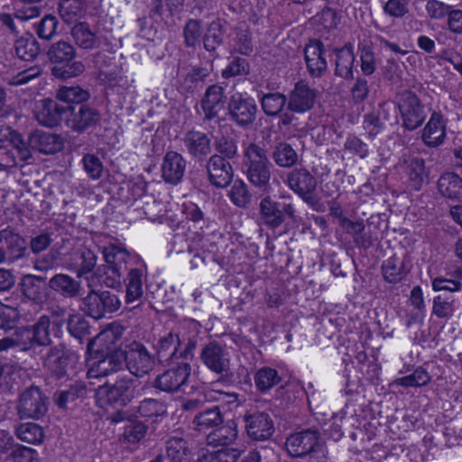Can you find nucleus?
Instances as JSON below:
<instances>
[{
    "instance_id": "obj_1",
    "label": "nucleus",
    "mask_w": 462,
    "mask_h": 462,
    "mask_svg": "<svg viewBox=\"0 0 462 462\" xmlns=\"http://www.w3.org/2000/svg\"><path fill=\"white\" fill-rule=\"evenodd\" d=\"M77 56L75 47L67 41L60 40L52 43L48 51L49 60L57 65L53 69V75L62 79L77 77L85 71L82 61H74Z\"/></svg>"
},
{
    "instance_id": "obj_2",
    "label": "nucleus",
    "mask_w": 462,
    "mask_h": 462,
    "mask_svg": "<svg viewBox=\"0 0 462 462\" xmlns=\"http://www.w3.org/2000/svg\"><path fill=\"white\" fill-rule=\"evenodd\" d=\"M244 166L249 181L263 189L269 187L272 163L266 151L257 143H250L244 150Z\"/></svg>"
},
{
    "instance_id": "obj_3",
    "label": "nucleus",
    "mask_w": 462,
    "mask_h": 462,
    "mask_svg": "<svg viewBox=\"0 0 462 462\" xmlns=\"http://www.w3.org/2000/svg\"><path fill=\"white\" fill-rule=\"evenodd\" d=\"M102 252L106 263L104 282L107 287L116 288L126 271L130 254L124 246L115 244L105 246Z\"/></svg>"
},
{
    "instance_id": "obj_4",
    "label": "nucleus",
    "mask_w": 462,
    "mask_h": 462,
    "mask_svg": "<svg viewBox=\"0 0 462 462\" xmlns=\"http://www.w3.org/2000/svg\"><path fill=\"white\" fill-rule=\"evenodd\" d=\"M123 357L129 372L137 377L148 374L156 364L154 356L143 343L137 341L125 346Z\"/></svg>"
},
{
    "instance_id": "obj_5",
    "label": "nucleus",
    "mask_w": 462,
    "mask_h": 462,
    "mask_svg": "<svg viewBox=\"0 0 462 462\" xmlns=\"http://www.w3.org/2000/svg\"><path fill=\"white\" fill-rule=\"evenodd\" d=\"M88 282L90 291L83 299L82 310L95 319L104 318L107 313H113L119 310L121 301L117 295L109 291L97 292L91 288L89 278H86Z\"/></svg>"
},
{
    "instance_id": "obj_6",
    "label": "nucleus",
    "mask_w": 462,
    "mask_h": 462,
    "mask_svg": "<svg viewBox=\"0 0 462 462\" xmlns=\"http://www.w3.org/2000/svg\"><path fill=\"white\" fill-rule=\"evenodd\" d=\"M260 219L268 227H279L288 217L293 222L297 221L296 208L291 203H280L270 197L263 198L259 204Z\"/></svg>"
},
{
    "instance_id": "obj_7",
    "label": "nucleus",
    "mask_w": 462,
    "mask_h": 462,
    "mask_svg": "<svg viewBox=\"0 0 462 462\" xmlns=\"http://www.w3.org/2000/svg\"><path fill=\"white\" fill-rule=\"evenodd\" d=\"M133 386L134 380L130 376H118L114 383L98 386L96 397L100 406L114 402L125 405L133 397Z\"/></svg>"
},
{
    "instance_id": "obj_8",
    "label": "nucleus",
    "mask_w": 462,
    "mask_h": 462,
    "mask_svg": "<svg viewBox=\"0 0 462 462\" xmlns=\"http://www.w3.org/2000/svg\"><path fill=\"white\" fill-rule=\"evenodd\" d=\"M398 107L402 117V125L408 131H413L420 127L427 117L420 100L411 91H404L401 94Z\"/></svg>"
},
{
    "instance_id": "obj_9",
    "label": "nucleus",
    "mask_w": 462,
    "mask_h": 462,
    "mask_svg": "<svg viewBox=\"0 0 462 462\" xmlns=\"http://www.w3.org/2000/svg\"><path fill=\"white\" fill-rule=\"evenodd\" d=\"M320 434L314 429H306L290 434L285 442L288 454L292 457H304L317 451Z\"/></svg>"
},
{
    "instance_id": "obj_10",
    "label": "nucleus",
    "mask_w": 462,
    "mask_h": 462,
    "mask_svg": "<svg viewBox=\"0 0 462 462\" xmlns=\"http://www.w3.org/2000/svg\"><path fill=\"white\" fill-rule=\"evenodd\" d=\"M287 184L291 189L297 193L308 205L318 210V198L315 195L317 180L305 169L291 171L287 177Z\"/></svg>"
},
{
    "instance_id": "obj_11",
    "label": "nucleus",
    "mask_w": 462,
    "mask_h": 462,
    "mask_svg": "<svg viewBox=\"0 0 462 462\" xmlns=\"http://www.w3.org/2000/svg\"><path fill=\"white\" fill-rule=\"evenodd\" d=\"M17 409L21 419L38 420L47 412V398L38 387H30L21 394Z\"/></svg>"
},
{
    "instance_id": "obj_12",
    "label": "nucleus",
    "mask_w": 462,
    "mask_h": 462,
    "mask_svg": "<svg viewBox=\"0 0 462 462\" xmlns=\"http://www.w3.org/2000/svg\"><path fill=\"white\" fill-rule=\"evenodd\" d=\"M202 363L217 374H226L230 370V355L221 344L212 341L201 350Z\"/></svg>"
},
{
    "instance_id": "obj_13",
    "label": "nucleus",
    "mask_w": 462,
    "mask_h": 462,
    "mask_svg": "<svg viewBox=\"0 0 462 462\" xmlns=\"http://www.w3.org/2000/svg\"><path fill=\"white\" fill-rule=\"evenodd\" d=\"M231 118L239 125H251L256 116L257 106L254 98L234 94L228 103Z\"/></svg>"
},
{
    "instance_id": "obj_14",
    "label": "nucleus",
    "mask_w": 462,
    "mask_h": 462,
    "mask_svg": "<svg viewBox=\"0 0 462 462\" xmlns=\"http://www.w3.org/2000/svg\"><path fill=\"white\" fill-rule=\"evenodd\" d=\"M100 119L99 113L92 107L81 105L77 107L66 106L65 125L76 132H82L95 125Z\"/></svg>"
},
{
    "instance_id": "obj_15",
    "label": "nucleus",
    "mask_w": 462,
    "mask_h": 462,
    "mask_svg": "<svg viewBox=\"0 0 462 462\" xmlns=\"http://www.w3.org/2000/svg\"><path fill=\"white\" fill-rule=\"evenodd\" d=\"M421 141L430 148L442 145L447 137V119L440 112L433 111L421 131Z\"/></svg>"
},
{
    "instance_id": "obj_16",
    "label": "nucleus",
    "mask_w": 462,
    "mask_h": 462,
    "mask_svg": "<svg viewBox=\"0 0 462 462\" xmlns=\"http://www.w3.org/2000/svg\"><path fill=\"white\" fill-rule=\"evenodd\" d=\"M33 112L34 117L40 125L54 127L62 119L65 120L66 106L59 105L52 99L44 98L35 103Z\"/></svg>"
},
{
    "instance_id": "obj_17",
    "label": "nucleus",
    "mask_w": 462,
    "mask_h": 462,
    "mask_svg": "<svg viewBox=\"0 0 462 462\" xmlns=\"http://www.w3.org/2000/svg\"><path fill=\"white\" fill-rule=\"evenodd\" d=\"M191 372V366L182 363L158 375L154 386L163 392H175L187 383Z\"/></svg>"
},
{
    "instance_id": "obj_18",
    "label": "nucleus",
    "mask_w": 462,
    "mask_h": 462,
    "mask_svg": "<svg viewBox=\"0 0 462 462\" xmlns=\"http://www.w3.org/2000/svg\"><path fill=\"white\" fill-rule=\"evenodd\" d=\"M245 430L248 436L254 440H265L274 432L273 421L270 415L256 411L245 416Z\"/></svg>"
},
{
    "instance_id": "obj_19",
    "label": "nucleus",
    "mask_w": 462,
    "mask_h": 462,
    "mask_svg": "<svg viewBox=\"0 0 462 462\" xmlns=\"http://www.w3.org/2000/svg\"><path fill=\"white\" fill-rule=\"evenodd\" d=\"M124 330V327L118 323L110 324L97 337L89 340L88 352L94 350L96 346L98 347L96 351L102 354L116 352L117 343L121 339Z\"/></svg>"
},
{
    "instance_id": "obj_20",
    "label": "nucleus",
    "mask_w": 462,
    "mask_h": 462,
    "mask_svg": "<svg viewBox=\"0 0 462 462\" xmlns=\"http://www.w3.org/2000/svg\"><path fill=\"white\" fill-rule=\"evenodd\" d=\"M316 97V90L305 82L300 81L295 84L289 97H287L288 108L291 112L305 113L314 106Z\"/></svg>"
},
{
    "instance_id": "obj_21",
    "label": "nucleus",
    "mask_w": 462,
    "mask_h": 462,
    "mask_svg": "<svg viewBox=\"0 0 462 462\" xmlns=\"http://www.w3.org/2000/svg\"><path fill=\"white\" fill-rule=\"evenodd\" d=\"M207 171L210 183L217 188H225L232 180V166L221 155L214 154L209 158Z\"/></svg>"
},
{
    "instance_id": "obj_22",
    "label": "nucleus",
    "mask_w": 462,
    "mask_h": 462,
    "mask_svg": "<svg viewBox=\"0 0 462 462\" xmlns=\"http://www.w3.org/2000/svg\"><path fill=\"white\" fill-rule=\"evenodd\" d=\"M186 171V161L183 156L173 151H169L163 157L162 164V177L165 182L178 184Z\"/></svg>"
},
{
    "instance_id": "obj_23",
    "label": "nucleus",
    "mask_w": 462,
    "mask_h": 462,
    "mask_svg": "<svg viewBox=\"0 0 462 462\" xmlns=\"http://www.w3.org/2000/svg\"><path fill=\"white\" fill-rule=\"evenodd\" d=\"M123 367L124 357L122 352L106 353L105 357L90 365L88 376V378L107 376L122 370Z\"/></svg>"
},
{
    "instance_id": "obj_24",
    "label": "nucleus",
    "mask_w": 462,
    "mask_h": 462,
    "mask_svg": "<svg viewBox=\"0 0 462 462\" xmlns=\"http://www.w3.org/2000/svg\"><path fill=\"white\" fill-rule=\"evenodd\" d=\"M324 51L323 43L319 41H311L305 47V61L312 77H320L327 69L328 64Z\"/></svg>"
},
{
    "instance_id": "obj_25",
    "label": "nucleus",
    "mask_w": 462,
    "mask_h": 462,
    "mask_svg": "<svg viewBox=\"0 0 462 462\" xmlns=\"http://www.w3.org/2000/svg\"><path fill=\"white\" fill-rule=\"evenodd\" d=\"M225 103L224 88L218 85L208 87L201 100V108L205 118L213 119L217 117L224 109Z\"/></svg>"
},
{
    "instance_id": "obj_26",
    "label": "nucleus",
    "mask_w": 462,
    "mask_h": 462,
    "mask_svg": "<svg viewBox=\"0 0 462 462\" xmlns=\"http://www.w3.org/2000/svg\"><path fill=\"white\" fill-rule=\"evenodd\" d=\"M183 144L187 152L198 160H202L211 152L209 137L199 131H189L183 137Z\"/></svg>"
},
{
    "instance_id": "obj_27",
    "label": "nucleus",
    "mask_w": 462,
    "mask_h": 462,
    "mask_svg": "<svg viewBox=\"0 0 462 462\" xmlns=\"http://www.w3.org/2000/svg\"><path fill=\"white\" fill-rule=\"evenodd\" d=\"M43 364L53 376L60 379L67 374L69 356L62 346H54L48 352Z\"/></svg>"
},
{
    "instance_id": "obj_28",
    "label": "nucleus",
    "mask_w": 462,
    "mask_h": 462,
    "mask_svg": "<svg viewBox=\"0 0 462 462\" xmlns=\"http://www.w3.org/2000/svg\"><path fill=\"white\" fill-rule=\"evenodd\" d=\"M32 147L45 154H53L63 148L62 139L48 132H35L30 138Z\"/></svg>"
},
{
    "instance_id": "obj_29",
    "label": "nucleus",
    "mask_w": 462,
    "mask_h": 462,
    "mask_svg": "<svg viewBox=\"0 0 462 462\" xmlns=\"http://www.w3.org/2000/svg\"><path fill=\"white\" fill-rule=\"evenodd\" d=\"M335 74L345 79H353L355 54L351 45L335 49Z\"/></svg>"
},
{
    "instance_id": "obj_30",
    "label": "nucleus",
    "mask_w": 462,
    "mask_h": 462,
    "mask_svg": "<svg viewBox=\"0 0 462 462\" xmlns=\"http://www.w3.org/2000/svg\"><path fill=\"white\" fill-rule=\"evenodd\" d=\"M439 193L449 199H462V178L455 172H446L438 180Z\"/></svg>"
},
{
    "instance_id": "obj_31",
    "label": "nucleus",
    "mask_w": 462,
    "mask_h": 462,
    "mask_svg": "<svg viewBox=\"0 0 462 462\" xmlns=\"http://www.w3.org/2000/svg\"><path fill=\"white\" fill-rule=\"evenodd\" d=\"M33 335L29 328H23L16 330L10 337L0 339V351H6L10 348H19L22 351L30 349L33 345Z\"/></svg>"
},
{
    "instance_id": "obj_32",
    "label": "nucleus",
    "mask_w": 462,
    "mask_h": 462,
    "mask_svg": "<svg viewBox=\"0 0 462 462\" xmlns=\"http://www.w3.org/2000/svg\"><path fill=\"white\" fill-rule=\"evenodd\" d=\"M70 32L75 44L80 49L92 50L100 44L99 39L86 23H76Z\"/></svg>"
},
{
    "instance_id": "obj_33",
    "label": "nucleus",
    "mask_w": 462,
    "mask_h": 462,
    "mask_svg": "<svg viewBox=\"0 0 462 462\" xmlns=\"http://www.w3.org/2000/svg\"><path fill=\"white\" fill-rule=\"evenodd\" d=\"M50 287L60 295L73 298L79 295L80 283L68 274L59 273L51 278Z\"/></svg>"
},
{
    "instance_id": "obj_34",
    "label": "nucleus",
    "mask_w": 462,
    "mask_h": 462,
    "mask_svg": "<svg viewBox=\"0 0 462 462\" xmlns=\"http://www.w3.org/2000/svg\"><path fill=\"white\" fill-rule=\"evenodd\" d=\"M236 424L233 420L217 427L208 435V442L214 446H227L235 442L237 438Z\"/></svg>"
},
{
    "instance_id": "obj_35",
    "label": "nucleus",
    "mask_w": 462,
    "mask_h": 462,
    "mask_svg": "<svg viewBox=\"0 0 462 462\" xmlns=\"http://www.w3.org/2000/svg\"><path fill=\"white\" fill-rule=\"evenodd\" d=\"M22 291L27 299L24 301L27 302L26 305L42 301L45 297L43 280L34 275H28L23 279Z\"/></svg>"
},
{
    "instance_id": "obj_36",
    "label": "nucleus",
    "mask_w": 462,
    "mask_h": 462,
    "mask_svg": "<svg viewBox=\"0 0 462 462\" xmlns=\"http://www.w3.org/2000/svg\"><path fill=\"white\" fill-rule=\"evenodd\" d=\"M225 24L226 22L219 18L209 23L203 38V44L206 51L213 52L222 44Z\"/></svg>"
},
{
    "instance_id": "obj_37",
    "label": "nucleus",
    "mask_w": 462,
    "mask_h": 462,
    "mask_svg": "<svg viewBox=\"0 0 462 462\" xmlns=\"http://www.w3.org/2000/svg\"><path fill=\"white\" fill-rule=\"evenodd\" d=\"M58 12L65 23H72L84 16L86 3L83 0H60Z\"/></svg>"
},
{
    "instance_id": "obj_38",
    "label": "nucleus",
    "mask_w": 462,
    "mask_h": 462,
    "mask_svg": "<svg viewBox=\"0 0 462 462\" xmlns=\"http://www.w3.org/2000/svg\"><path fill=\"white\" fill-rule=\"evenodd\" d=\"M222 422L223 417L217 406L198 413L193 419L195 429L201 432L217 428Z\"/></svg>"
},
{
    "instance_id": "obj_39",
    "label": "nucleus",
    "mask_w": 462,
    "mask_h": 462,
    "mask_svg": "<svg viewBox=\"0 0 462 462\" xmlns=\"http://www.w3.org/2000/svg\"><path fill=\"white\" fill-rule=\"evenodd\" d=\"M17 57L23 60H33L40 51V45L32 34L20 37L14 42Z\"/></svg>"
},
{
    "instance_id": "obj_40",
    "label": "nucleus",
    "mask_w": 462,
    "mask_h": 462,
    "mask_svg": "<svg viewBox=\"0 0 462 462\" xmlns=\"http://www.w3.org/2000/svg\"><path fill=\"white\" fill-rule=\"evenodd\" d=\"M288 98L280 92L263 94L260 98V104L263 113L268 116H277L288 104Z\"/></svg>"
},
{
    "instance_id": "obj_41",
    "label": "nucleus",
    "mask_w": 462,
    "mask_h": 462,
    "mask_svg": "<svg viewBox=\"0 0 462 462\" xmlns=\"http://www.w3.org/2000/svg\"><path fill=\"white\" fill-rule=\"evenodd\" d=\"M143 295V272L131 269L127 276L125 302L127 304L140 300Z\"/></svg>"
},
{
    "instance_id": "obj_42",
    "label": "nucleus",
    "mask_w": 462,
    "mask_h": 462,
    "mask_svg": "<svg viewBox=\"0 0 462 462\" xmlns=\"http://www.w3.org/2000/svg\"><path fill=\"white\" fill-rule=\"evenodd\" d=\"M180 344L179 336L172 332L161 337L155 344V348L162 361L171 359L176 355Z\"/></svg>"
},
{
    "instance_id": "obj_43",
    "label": "nucleus",
    "mask_w": 462,
    "mask_h": 462,
    "mask_svg": "<svg viewBox=\"0 0 462 462\" xmlns=\"http://www.w3.org/2000/svg\"><path fill=\"white\" fill-rule=\"evenodd\" d=\"M209 76V69L202 67H193L184 76L180 88L186 92L193 93L202 88L205 79Z\"/></svg>"
},
{
    "instance_id": "obj_44",
    "label": "nucleus",
    "mask_w": 462,
    "mask_h": 462,
    "mask_svg": "<svg viewBox=\"0 0 462 462\" xmlns=\"http://www.w3.org/2000/svg\"><path fill=\"white\" fill-rule=\"evenodd\" d=\"M3 239H5L7 245V260L8 263H14V261L21 259L24 256L26 252V245L24 239L18 234L13 233H3Z\"/></svg>"
},
{
    "instance_id": "obj_45",
    "label": "nucleus",
    "mask_w": 462,
    "mask_h": 462,
    "mask_svg": "<svg viewBox=\"0 0 462 462\" xmlns=\"http://www.w3.org/2000/svg\"><path fill=\"white\" fill-rule=\"evenodd\" d=\"M231 46L237 52L247 55L253 51L251 37L245 24L236 26L230 35Z\"/></svg>"
},
{
    "instance_id": "obj_46",
    "label": "nucleus",
    "mask_w": 462,
    "mask_h": 462,
    "mask_svg": "<svg viewBox=\"0 0 462 462\" xmlns=\"http://www.w3.org/2000/svg\"><path fill=\"white\" fill-rule=\"evenodd\" d=\"M272 157L278 166L284 168L293 166L298 161L296 151L286 143H278L273 151Z\"/></svg>"
},
{
    "instance_id": "obj_47",
    "label": "nucleus",
    "mask_w": 462,
    "mask_h": 462,
    "mask_svg": "<svg viewBox=\"0 0 462 462\" xmlns=\"http://www.w3.org/2000/svg\"><path fill=\"white\" fill-rule=\"evenodd\" d=\"M407 175L411 186L419 190L427 178L424 160L413 158L407 166Z\"/></svg>"
},
{
    "instance_id": "obj_48",
    "label": "nucleus",
    "mask_w": 462,
    "mask_h": 462,
    "mask_svg": "<svg viewBox=\"0 0 462 462\" xmlns=\"http://www.w3.org/2000/svg\"><path fill=\"white\" fill-rule=\"evenodd\" d=\"M15 434L20 440L32 445L40 444L44 438L42 427L32 422L20 424Z\"/></svg>"
},
{
    "instance_id": "obj_49",
    "label": "nucleus",
    "mask_w": 462,
    "mask_h": 462,
    "mask_svg": "<svg viewBox=\"0 0 462 462\" xmlns=\"http://www.w3.org/2000/svg\"><path fill=\"white\" fill-rule=\"evenodd\" d=\"M26 304L27 302H22L17 307H12L0 302V328H10L19 318L26 316Z\"/></svg>"
},
{
    "instance_id": "obj_50",
    "label": "nucleus",
    "mask_w": 462,
    "mask_h": 462,
    "mask_svg": "<svg viewBox=\"0 0 462 462\" xmlns=\"http://www.w3.org/2000/svg\"><path fill=\"white\" fill-rule=\"evenodd\" d=\"M188 451V443L182 438L172 437L166 443V453L171 462H187Z\"/></svg>"
},
{
    "instance_id": "obj_51",
    "label": "nucleus",
    "mask_w": 462,
    "mask_h": 462,
    "mask_svg": "<svg viewBox=\"0 0 462 462\" xmlns=\"http://www.w3.org/2000/svg\"><path fill=\"white\" fill-rule=\"evenodd\" d=\"M281 381L278 372L271 367H262L254 374V383L257 389L264 393L277 385Z\"/></svg>"
},
{
    "instance_id": "obj_52",
    "label": "nucleus",
    "mask_w": 462,
    "mask_h": 462,
    "mask_svg": "<svg viewBox=\"0 0 462 462\" xmlns=\"http://www.w3.org/2000/svg\"><path fill=\"white\" fill-rule=\"evenodd\" d=\"M50 327V318L46 315H42L34 325L29 328L31 333L33 335V340L37 345L48 346L51 343Z\"/></svg>"
},
{
    "instance_id": "obj_53",
    "label": "nucleus",
    "mask_w": 462,
    "mask_h": 462,
    "mask_svg": "<svg viewBox=\"0 0 462 462\" xmlns=\"http://www.w3.org/2000/svg\"><path fill=\"white\" fill-rule=\"evenodd\" d=\"M242 451L236 448H221L216 451H207L198 462H236Z\"/></svg>"
},
{
    "instance_id": "obj_54",
    "label": "nucleus",
    "mask_w": 462,
    "mask_h": 462,
    "mask_svg": "<svg viewBox=\"0 0 462 462\" xmlns=\"http://www.w3.org/2000/svg\"><path fill=\"white\" fill-rule=\"evenodd\" d=\"M203 26L200 21L189 19L183 28L184 43L188 48H196L201 42Z\"/></svg>"
},
{
    "instance_id": "obj_55",
    "label": "nucleus",
    "mask_w": 462,
    "mask_h": 462,
    "mask_svg": "<svg viewBox=\"0 0 462 462\" xmlns=\"http://www.w3.org/2000/svg\"><path fill=\"white\" fill-rule=\"evenodd\" d=\"M147 426L137 420L129 421L125 427L122 435V441L124 443L136 445L140 443L147 433Z\"/></svg>"
},
{
    "instance_id": "obj_56",
    "label": "nucleus",
    "mask_w": 462,
    "mask_h": 462,
    "mask_svg": "<svg viewBox=\"0 0 462 462\" xmlns=\"http://www.w3.org/2000/svg\"><path fill=\"white\" fill-rule=\"evenodd\" d=\"M384 279L389 282L401 281L404 274L403 263L395 255L388 258L382 265Z\"/></svg>"
},
{
    "instance_id": "obj_57",
    "label": "nucleus",
    "mask_w": 462,
    "mask_h": 462,
    "mask_svg": "<svg viewBox=\"0 0 462 462\" xmlns=\"http://www.w3.org/2000/svg\"><path fill=\"white\" fill-rule=\"evenodd\" d=\"M430 381L429 373L425 369L418 367L411 374L398 378L394 383L404 387H419L426 385Z\"/></svg>"
},
{
    "instance_id": "obj_58",
    "label": "nucleus",
    "mask_w": 462,
    "mask_h": 462,
    "mask_svg": "<svg viewBox=\"0 0 462 462\" xmlns=\"http://www.w3.org/2000/svg\"><path fill=\"white\" fill-rule=\"evenodd\" d=\"M454 302L452 296L438 295L433 299L432 313L438 318H449L455 310Z\"/></svg>"
},
{
    "instance_id": "obj_59",
    "label": "nucleus",
    "mask_w": 462,
    "mask_h": 462,
    "mask_svg": "<svg viewBox=\"0 0 462 462\" xmlns=\"http://www.w3.org/2000/svg\"><path fill=\"white\" fill-rule=\"evenodd\" d=\"M228 196L231 201L237 207H245L251 200V195L248 191L247 185L240 180H236L234 181Z\"/></svg>"
},
{
    "instance_id": "obj_60",
    "label": "nucleus",
    "mask_w": 462,
    "mask_h": 462,
    "mask_svg": "<svg viewBox=\"0 0 462 462\" xmlns=\"http://www.w3.org/2000/svg\"><path fill=\"white\" fill-rule=\"evenodd\" d=\"M57 97L66 103H81L86 101L89 97V95L79 86H65L58 90Z\"/></svg>"
},
{
    "instance_id": "obj_61",
    "label": "nucleus",
    "mask_w": 462,
    "mask_h": 462,
    "mask_svg": "<svg viewBox=\"0 0 462 462\" xmlns=\"http://www.w3.org/2000/svg\"><path fill=\"white\" fill-rule=\"evenodd\" d=\"M97 264V255L88 248H83L79 254L77 263V277L80 278L91 273Z\"/></svg>"
},
{
    "instance_id": "obj_62",
    "label": "nucleus",
    "mask_w": 462,
    "mask_h": 462,
    "mask_svg": "<svg viewBox=\"0 0 462 462\" xmlns=\"http://www.w3.org/2000/svg\"><path fill=\"white\" fill-rule=\"evenodd\" d=\"M165 411V407L162 402L150 398L142 401L136 408V413L144 418L158 417L164 414Z\"/></svg>"
},
{
    "instance_id": "obj_63",
    "label": "nucleus",
    "mask_w": 462,
    "mask_h": 462,
    "mask_svg": "<svg viewBox=\"0 0 462 462\" xmlns=\"http://www.w3.org/2000/svg\"><path fill=\"white\" fill-rule=\"evenodd\" d=\"M59 22L51 14L45 15L36 25L37 35L43 40H51L57 32Z\"/></svg>"
},
{
    "instance_id": "obj_64",
    "label": "nucleus",
    "mask_w": 462,
    "mask_h": 462,
    "mask_svg": "<svg viewBox=\"0 0 462 462\" xmlns=\"http://www.w3.org/2000/svg\"><path fill=\"white\" fill-rule=\"evenodd\" d=\"M68 330L71 336L81 339L89 334V326L85 318L80 314H72L68 319Z\"/></svg>"
}]
</instances>
